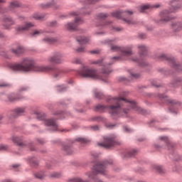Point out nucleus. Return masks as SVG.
Masks as SVG:
<instances>
[{
	"mask_svg": "<svg viewBox=\"0 0 182 182\" xmlns=\"http://www.w3.org/2000/svg\"><path fill=\"white\" fill-rule=\"evenodd\" d=\"M122 102H124V105L128 106L129 107L127 109H125L123 110L124 114H127L132 109V110L137 112V113H144V110L140 108L134 101L127 100L122 97H109L107 99V102L111 105L105 106L98 105L95 106V109L96 112H106V110H107L113 117L114 116H118V114L122 113Z\"/></svg>",
	"mask_w": 182,
	"mask_h": 182,
	"instance_id": "nucleus-1",
	"label": "nucleus"
},
{
	"mask_svg": "<svg viewBox=\"0 0 182 182\" xmlns=\"http://www.w3.org/2000/svg\"><path fill=\"white\" fill-rule=\"evenodd\" d=\"M11 69L14 72H50V66L35 65L32 58H25L21 60V63H15L11 65Z\"/></svg>",
	"mask_w": 182,
	"mask_h": 182,
	"instance_id": "nucleus-2",
	"label": "nucleus"
},
{
	"mask_svg": "<svg viewBox=\"0 0 182 182\" xmlns=\"http://www.w3.org/2000/svg\"><path fill=\"white\" fill-rule=\"evenodd\" d=\"M107 164H112V162L107 161L105 162H98L93 166L92 172H87L86 174L88 178L90 180H95L97 174H102V176H106L107 173Z\"/></svg>",
	"mask_w": 182,
	"mask_h": 182,
	"instance_id": "nucleus-3",
	"label": "nucleus"
},
{
	"mask_svg": "<svg viewBox=\"0 0 182 182\" xmlns=\"http://www.w3.org/2000/svg\"><path fill=\"white\" fill-rule=\"evenodd\" d=\"M79 75L82 77H90L91 79H100L106 82V77H102L100 73H97V70L93 68H90L87 66L82 67V70L79 71Z\"/></svg>",
	"mask_w": 182,
	"mask_h": 182,
	"instance_id": "nucleus-4",
	"label": "nucleus"
},
{
	"mask_svg": "<svg viewBox=\"0 0 182 182\" xmlns=\"http://www.w3.org/2000/svg\"><path fill=\"white\" fill-rule=\"evenodd\" d=\"M110 48L112 52H119V53H121L120 57H113L112 58V60H118V59H122V60H124L128 56H131V55H133V53L132 52V48H122L119 47V46L113 44L111 45Z\"/></svg>",
	"mask_w": 182,
	"mask_h": 182,
	"instance_id": "nucleus-5",
	"label": "nucleus"
},
{
	"mask_svg": "<svg viewBox=\"0 0 182 182\" xmlns=\"http://www.w3.org/2000/svg\"><path fill=\"white\" fill-rule=\"evenodd\" d=\"M132 14L133 12L130 11H115L112 13V16L117 18V19H122V21H124V22L127 25H134V23H136V22L129 18V17L132 16Z\"/></svg>",
	"mask_w": 182,
	"mask_h": 182,
	"instance_id": "nucleus-6",
	"label": "nucleus"
},
{
	"mask_svg": "<svg viewBox=\"0 0 182 182\" xmlns=\"http://www.w3.org/2000/svg\"><path fill=\"white\" fill-rule=\"evenodd\" d=\"M119 144H120V142L116 140V136L114 135L104 137V142L99 144L100 146H102V147H105V149H110V147L118 146Z\"/></svg>",
	"mask_w": 182,
	"mask_h": 182,
	"instance_id": "nucleus-7",
	"label": "nucleus"
},
{
	"mask_svg": "<svg viewBox=\"0 0 182 182\" xmlns=\"http://www.w3.org/2000/svg\"><path fill=\"white\" fill-rule=\"evenodd\" d=\"M179 7H174V6H172L170 8V10H164L161 12V20L160 22L161 23H164V22H168V21H171L173 18L170 17V14H172V12H176L177 9H178Z\"/></svg>",
	"mask_w": 182,
	"mask_h": 182,
	"instance_id": "nucleus-8",
	"label": "nucleus"
},
{
	"mask_svg": "<svg viewBox=\"0 0 182 182\" xmlns=\"http://www.w3.org/2000/svg\"><path fill=\"white\" fill-rule=\"evenodd\" d=\"M80 23H83V20L79 17H76L74 22H69L65 25V29L67 31H76Z\"/></svg>",
	"mask_w": 182,
	"mask_h": 182,
	"instance_id": "nucleus-9",
	"label": "nucleus"
},
{
	"mask_svg": "<svg viewBox=\"0 0 182 182\" xmlns=\"http://www.w3.org/2000/svg\"><path fill=\"white\" fill-rule=\"evenodd\" d=\"M63 55L61 53H56L54 55L48 58V62H50L51 63H55L56 65H58V63H62L63 62Z\"/></svg>",
	"mask_w": 182,
	"mask_h": 182,
	"instance_id": "nucleus-10",
	"label": "nucleus"
},
{
	"mask_svg": "<svg viewBox=\"0 0 182 182\" xmlns=\"http://www.w3.org/2000/svg\"><path fill=\"white\" fill-rule=\"evenodd\" d=\"M160 58L161 59H166V60H169L172 68H174V69L178 70V72H180V69H181V65L176 63V60H174V58H168L166 55H161Z\"/></svg>",
	"mask_w": 182,
	"mask_h": 182,
	"instance_id": "nucleus-11",
	"label": "nucleus"
},
{
	"mask_svg": "<svg viewBox=\"0 0 182 182\" xmlns=\"http://www.w3.org/2000/svg\"><path fill=\"white\" fill-rule=\"evenodd\" d=\"M3 22L5 29H11L12 25H15V21H14V19L11 17H4Z\"/></svg>",
	"mask_w": 182,
	"mask_h": 182,
	"instance_id": "nucleus-12",
	"label": "nucleus"
},
{
	"mask_svg": "<svg viewBox=\"0 0 182 182\" xmlns=\"http://www.w3.org/2000/svg\"><path fill=\"white\" fill-rule=\"evenodd\" d=\"M33 26H35V24L31 22H27L22 26H18L16 30L18 32H23L25 31H29V29H31V28H33Z\"/></svg>",
	"mask_w": 182,
	"mask_h": 182,
	"instance_id": "nucleus-13",
	"label": "nucleus"
},
{
	"mask_svg": "<svg viewBox=\"0 0 182 182\" xmlns=\"http://www.w3.org/2000/svg\"><path fill=\"white\" fill-rule=\"evenodd\" d=\"M45 124L46 126H50V127H52L53 132H56L57 130H59V127L58 126V123L56 122V121H55V119H47L45 122Z\"/></svg>",
	"mask_w": 182,
	"mask_h": 182,
	"instance_id": "nucleus-14",
	"label": "nucleus"
},
{
	"mask_svg": "<svg viewBox=\"0 0 182 182\" xmlns=\"http://www.w3.org/2000/svg\"><path fill=\"white\" fill-rule=\"evenodd\" d=\"M160 5H150V4H144L141 6L139 8V12H146V11H150V9H153V8H159Z\"/></svg>",
	"mask_w": 182,
	"mask_h": 182,
	"instance_id": "nucleus-15",
	"label": "nucleus"
},
{
	"mask_svg": "<svg viewBox=\"0 0 182 182\" xmlns=\"http://www.w3.org/2000/svg\"><path fill=\"white\" fill-rule=\"evenodd\" d=\"M10 50L12 53H14V55H22V53L25 52V49L23 48V47L21 46H17L16 47H14L11 48Z\"/></svg>",
	"mask_w": 182,
	"mask_h": 182,
	"instance_id": "nucleus-16",
	"label": "nucleus"
},
{
	"mask_svg": "<svg viewBox=\"0 0 182 182\" xmlns=\"http://www.w3.org/2000/svg\"><path fill=\"white\" fill-rule=\"evenodd\" d=\"M171 28L173 32H180V31H182V23L178 21L173 22Z\"/></svg>",
	"mask_w": 182,
	"mask_h": 182,
	"instance_id": "nucleus-17",
	"label": "nucleus"
},
{
	"mask_svg": "<svg viewBox=\"0 0 182 182\" xmlns=\"http://www.w3.org/2000/svg\"><path fill=\"white\" fill-rule=\"evenodd\" d=\"M26 108L25 107H17L14 110V114L15 117L18 116H21L23 113H25Z\"/></svg>",
	"mask_w": 182,
	"mask_h": 182,
	"instance_id": "nucleus-18",
	"label": "nucleus"
},
{
	"mask_svg": "<svg viewBox=\"0 0 182 182\" xmlns=\"http://www.w3.org/2000/svg\"><path fill=\"white\" fill-rule=\"evenodd\" d=\"M138 49H139V55L140 56H145L147 52V47L144 45L138 46Z\"/></svg>",
	"mask_w": 182,
	"mask_h": 182,
	"instance_id": "nucleus-19",
	"label": "nucleus"
},
{
	"mask_svg": "<svg viewBox=\"0 0 182 182\" xmlns=\"http://www.w3.org/2000/svg\"><path fill=\"white\" fill-rule=\"evenodd\" d=\"M12 140H13L14 143L17 144V146H23V142H22V137L13 136Z\"/></svg>",
	"mask_w": 182,
	"mask_h": 182,
	"instance_id": "nucleus-20",
	"label": "nucleus"
},
{
	"mask_svg": "<svg viewBox=\"0 0 182 182\" xmlns=\"http://www.w3.org/2000/svg\"><path fill=\"white\" fill-rule=\"evenodd\" d=\"M65 75V70L58 69L53 73L54 77H62Z\"/></svg>",
	"mask_w": 182,
	"mask_h": 182,
	"instance_id": "nucleus-21",
	"label": "nucleus"
},
{
	"mask_svg": "<svg viewBox=\"0 0 182 182\" xmlns=\"http://www.w3.org/2000/svg\"><path fill=\"white\" fill-rule=\"evenodd\" d=\"M152 168L155 170V171L160 173V174H164V173H166V171L164 170V168H163V167L159 165H153Z\"/></svg>",
	"mask_w": 182,
	"mask_h": 182,
	"instance_id": "nucleus-22",
	"label": "nucleus"
},
{
	"mask_svg": "<svg viewBox=\"0 0 182 182\" xmlns=\"http://www.w3.org/2000/svg\"><path fill=\"white\" fill-rule=\"evenodd\" d=\"M21 6V4L18 1H13L10 3L9 9L10 11H14L16 8H19Z\"/></svg>",
	"mask_w": 182,
	"mask_h": 182,
	"instance_id": "nucleus-23",
	"label": "nucleus"
},
{
	"mask_svg": "<svg viewBox=\"0 0 182 182\" xmlns=\"http://www.w3.org/2000/svg\"><path fill=\"white\" fill-rule=\"evenodd\" d=\"M8 99H9V102H18L19 100H22V99H23V97H22V96L15 97L14 95H9L8 97Z\"/></svg>",
	"mask_w": 182,
	"mask_h": 182,
	"instance_id": "nucleus-24",
	"label": "nucleus"
},
{
	"mask_svg": "<svg viewBox=\"0 0 182 182\" xmlns=\"http://www.w3.org/2000/svg\"><path fill=\"white\" fill-rule=\"evenodd\" d=\"M77 41L80 45H86L89 42V38L87 37H77Z\"/></svg>",
	"mask_w": 182,
	"mask_h": 182,
	"instance_id": "nucleus-25",
	"label": "nucleus"
},
{
	"mask_svg": "<svg viewBox=\"0 0 182 182\" xmlns=\"http://www.w3.org/2000/svg\"><path fill=\"white\" fill-rule=\"evenodd\" d=\"M55 5H56V3H55V1H51V2L50 3H47L46 4H41V8H50V6H55V8H58V6H55Z\"/></svg>",
	"mask_w": 182,
	"mask_h": 182,
	"instance_id": "nucleus-26",
	"label": "nucleus"
},
{
	"mask_svg": "<svg viewBox=\"0 0 182 182\" xmlns=\"http://www.w3.org/2000/svg\"><path fill=\"white\" fill-rule=\"evenodd\" d=\"M43 42L45 43H54V42H56V38L46 37L43 39Z\"/></svg>",
	"mask_w": 182,
	"mask_h": 182,
	"instance_id": "nucleus-27",
	"label": "nucleus"
},
{
	"mask_svg": "<svg viewBox=\"0 0 182 182\" xmlns=\"http://www.w3.org/2000/svg\"><path fill=\"white\" fill-rule=\"evenodd\" d=\"M63 150L65 151V154H72V148L68 146H63Z\"/></svg>",
	"mask_w": 182,
	"mask_h": 182,
	"instance_id": "nucleus-28",
	"label": "nucleus"
},
{
	"mask_svg": "<svg viewBox=\"0 0 182 182\" xmlns=\"http://www.w3.org/2000/svg\"><path fill=\"white\" fill-rule=\"evenodd\" d=\"M43 31L42 30H34L31 32V36H39V35H42Z\"/></svg>",
	"mask_w": 182,
	"mask_h": 182,
	"instance_id": "nucleus-29",
	"label": "nucleus"
},
{
	"mask_svg": "<svg viewBox=\"0 0 182 182\" xmlns=\"http://www.w3.org/2000/svg\"><path fill=\"white\" fill-rule=\"evenodd\" d=\"M32 19H36V21H42L43 19V16H41L38 14H34L31 16Z\"/></svg>",
	"mask_w": 182,
	"mask_h": 182,
	"instance_id": "nucleus-30",
	"label": "nucleus"
},
{
	"mask_svg": "<svg viewBox=\"0 0 182 182\" xmlns=\"http://www.w3.org/2000/svg\"><path fill=\"white\" fill-rule=\"evenodd\" d=\"M29 163L33 166V167H36L38 166V161L35 158H31L29 159Z\"/></svg>",
	"mask_w": 182,
	"mask_h": 182,
	"instance_id": "nucleus-31",
	"label": "nucleus"
},
{
	"mask_svg": "<svg viewBox=\"0 0 182 182\" xmlns=\"http://www.w3.org/2000/svg\"><path fill=\"white\" fill-rule=\"evenodd\" d=\"M35 177L36 178H39L40 180H42L45 177V173L43 172H38L35 174Z\"/></svg>",
	"mask_w": 182,
	"mask_h": 182,
	"instance_id": "nucleus-32",
	"label": "nucleus"
},
{
	"mask_svg": "<svg viewBox=\"0 0 182 182\" xmlns=\"http://www.w3.org/2000/svg\"><path fill=\"white\" fill-rule=\"evenodd\" d=\"M70 181H72V182H90L89 180H87V181H83L82 178H74L73 179H70Z\"/></svg>",
	"mask_w": 182,
	"mask_h": 182,
	"instance_id": "nucleus-33",
	"label": "nucleus"
},
{
	"mask_svg": "<svg viewBox=\"0 0 182 182\" xmlns=\"http://www.w3.org/2000/svg\"><path fill=\"white\" fill-rule=\"evenodd\" d=\"M95 96L97 99H102L103 97V93H102L99 91H95Z\"/></svg>",
	"mask_w": 182,
	"mask_h": 182,
	"instance_id": "nucleus-34",
	"label": "nucleus"
},
{
	"mask_svg": "<svg viewBox=\"0 0 182 182\" xmlns=\"http://www.w3.org/2000/svg\"><path fill=\"white\" fill-rule=\"evenodd\" d=\"M136 153H137V151L135 149H132L128 152L127 157H133V156H134Z\"/></svg>",
	"mask_w": 182,
	"mask_h": 182,
	"instance_id": "nucleus-35",
	"label": "nucleus"
},
{
	"mask_svg": "<svg viewBox=\"0 0 182 182\" xmlns=\"http://www.w3.org/2000/svg\"><path fill=\"white\" fill-rule=\"evenodd\" d=\"M50 177H53L54 178H59V177H60V173L54 172L50 175Z\"/></svg>",
	"mask_w": 182,
	"mask_h": 182,
	"instance_id": "nucleus-36",
	"label": "nucleus"
},
{
	"mask_svg": "<svg viewBox=\"0 0 182 182\" xmlns=\"http://www.w3.org/2000/svg\"><path fill=\"white\" fill-rule=\"evenodd\" d=\"M77 141H80V143H87V141H89V140H87L85 138H77Z\"/></svg>",
	"mask_w": 182,
	"mask_h": 182,
	"instance_id": "nucleus-37",
	"label": "nucleus"
},
{
	"mask_svg": "<svg viewBox=\"0 0 182 182\" xmlns=\"http://www.w3.org/2000/svg\"><path fill=\"white\" fill-rule=\"evenodd\" d=\"M75 52H77V53H82V52H85V47H80L78 48H76Z\"/></svg>",
	"mask_w": 182,
	"mask_h": 182,
	"instance_id": "nucleus-38",
	"label": "nucleus"
},
{
	"mask_svg": "<svg viewBox=\"0 0 182 182\" xmlns=\"http://www.w3.org/2000/svg\"><path fill=\"white\" fill-rule=\"evenodd\" d=\"M73 63H75V65H80L82 63V60L80 58H75L73 60Z\"/></svg>",
	"mask_w": 182,
	"mask_h": 182,
	"instance_id": "nucleus-39",
	"label": "nucleus"
},
{
	"mask_svg": "<svg viewBox=\"0 0 182 182\" xmlns=\"http://www.w3.org/2000/svg\"><path fill=\"white\" fill-rule=\"evenodd\" d=\"M132 60H133L134 62H138V63H139V65H140L141 66H144V62H142V63H141V61H140V60H139V59H137V58H133Z\"/></svg>",
	"mask_w": 182,
	"mask_h": 182,
	"instance_id": "nucleus-40",
	"label": "nucleus"
},
{
	"mask_svg": "<svg viewBox=\"0 0 182 182\" xmlns=\"http://www.w3.org/2000/svg\"><path fill=\"white\" fill-rule=\"evenodd\" d=\"M58 92H65V90H66V87H65L63 86H58Z\"/></svg>",
	"mask_w": 182,
	"mask_h": 182,
	"instance_id": "nucleus-41",
	"label": "nucleus"
},
{
	"mask_svg": "<svg viewBox=\"0 0 182 182\" xmlns=\"http://www.w3.org/2000/svg\"><path fill=\"white\" fill-rule=\"evenodd\" d=\"M131 77L134 79H139V77H140V75L131 73Z\"/></svg>",
	"mask_w": 182,
	"mask_h": 182,
	"instance_id": "nucleus-42",
	"label": "nucleus"
},
{
	"mask_svg": "<svg viewBox=\"0 0 182 182\" xmlns=\"http://www.w3.org/2000/svg\"><path fill=\"white\" fill-rule=\"evenodd\" d=\"M102 75H109V73H110V72L112 71L103 68L102 70Z\"/></svg>",
	"mask_w": 182,
	"mask_h": 182,
	"instance_id": "nucleus-43",
	"label": "nucleus"
},
{
	"mask_svg": "<svg viewBox=\"0 0 182 182\" xmlns=\"http://www.w3.org/2000/svg\"><path fill=\"white\" fill-rule=\"evenodd\" d=\"M9 86V84L6 82L0 83V87H8Z\"/></svg>",
	"mask_w": 182,
	"mask_h": 182,
	"instance_id": "nucleus-44",
	"label": "nucleus"
},
{
	"mask_svg": "<svg viewBox=\"0 0 182 182\" xmlns=\"http://www.w3.org/2000/svg\"><path fill=\"white\" fill-rule=\"evenodd\" d=\"M160 139L161 140H164V141H165V143L168 144V138H167L166 136H161Z\"/></svg>",
	"mask_w": 182,
	"mask_h": 182,
	"instance_id": "nucleus-45",
	"label": "nucleus"
},
{
	"mask_svg": "<svg viewBox=\"0 0 182 182\" xmlns=\"http://www.w3.org/2000/svg\"><path fill=\"white\" fill-rule=\"evenodd\" d=\"M80 13H77V12H76V11H73V12H71L70 14V15L71 16H77V15H79Z\"/></svg>",
	"mask_w": 182,
	"mask_h": 182,
	"instance_id": "nucleus-46",
	"label": "nucleus"
},
{
	"mask_svg": "<svg viewBox=\"0 0 182 182\" xmlns=\"http://www.w3.org/2000/svg\"><path fill=\"white\" fill-rule=\"evenodd\" d=\"M8 149V146L6 145H0V151L1 150H6Z\"/></svg>",
	"mask_w": 182,
	"mask_h": 182,
	"instance_id": "nucleus-47",
	"label": "nucleus"
},
{
	"mask_svg": "<svg viewBox=\"0 0 182 182\" xmlns=\"http://www.w3.org/2000/svg\"><path fill=\"white\" fill-rule=\"evenodd\" d=\"M124 132H127L128 133H129V132H132V129L127 127H124Z\"/></svg>",
	"mask_w": 182,
	"mask_h": 182,
	"instance_id": "nucleus-48",
	"label": "nucleus"
},
{
	"mask_svg": "<svg viewBox=\"0 0 182 182\" xmlns=\"http://www.w3.org/2000/svg\"><path fill=\"white\" fill-rule=\"evenodd\" d=\"M100 18H107V14H100Z\"/></svg>",
	"mask_w": 182,
	"mask_h": 182,
	"instance_id": "nucleus-49",
	"label": "nucleus"
},
{
	"mask_svg": "<svg viewBox=\"0 0 182 182\" xmlns=\"http://www.w3.org/2000/svg\"><path fill=\"white\" fill-rule=\"evenodd\" d=\"M101 63H102V60H97V61L92 62V65H99V64H100Z\"/></svg>",
	"mask_w": 182,
	"mask_h": 182,
	"instance_id": "nucleus-50",
	"label": "nucleus"
},
{
	"mask_svg": "<svg viewBox=\"0 0 182 182\" xmlns=\"http://www.w3.org/2000/svg\"><path fill=\"white\" fill-rule=\"evenodd\" d=\"M28 89L27 87H23L19 89V92H25Z\"/></svg>",
	"mask_w": 182,
	"mask_h": 182,
	"instance_id": "nucleus-51",
	"label": "nucleus"
},
{
	"mask_svg": "<svg viewBox=\"0 0 182 182\" xmlns=\"http://www.w3.org/2000/svg\"><path fill=\"white\" fill-rule=\"evenodd\" d=\"M95 2H97V0H87L88 4H95Z\"/></svg>",
	"mask_w": 182,
	"mask_h": 182,
	"instance_id": "nucleus-52",
	"label": "nucleus"
},
{
	"mask_svg": "<svg viewBox=\"0 0 182 182\" xmlns=\"http://www.w3.org/2000/svg\"><path fill=\"white\" fill-rule=\"evenodd\" d=\"M152 86H155V87H159V85H157V82L156 81H154L151 82Z\"/></svg>",
	"mask_w": 182,
	"mask_h": 182,
	"instance_id": "nucleus-53",
	"label": "nucleus"
},
{
	"mask_svg": "<svg viewBox=\"0 0 182 182\" xmlns=\"http://www.w3.org/2000/svg\"><path fill=\"white\" fill-rule=\"evenodd\" d=\"M20 165L19 164H14L12 165L13 168H19Z\"/></svg>",
	"mask_w": 182,
	"mask_h": 182,
	"instance_id": "nucleus-54",
	"label": "nucleus"
},
{
	"mask_svg": "<svg viewBox=\"0 0 182 182\" xmlns=\"http://www.w3.org/2000/svg\"><path fill=\"white\" fill-rule=\"evenodd\" d=\"M1 182H14V181H12V180L11 179H4Z\"/></svg>",
	"mask_w": 182,
	"mask_h": 182,
	"instance_id": "nucleus-55",
	"label": "nucleus"
},
{
	"mask_svg": "<svg viewBox=\"0 0 182 182\" xmlns=\"http://www.w3.org/2000/svg\"><path fill=\"white\" fill-rule=\"evenodd\" d=\"M139 37L141 38V39H144V38H146V36L143 33L139 35Z\"/></svg>",
	"mask_w": 182,
	"mask_h": 182,
	"instance_id": "nucleus-56",
	"label": "nucleus"
},
{
	"mask_svg": "<svg viewBox=\"0 0 182 182\" xmlns=\"http://www.w3.org/2000/svg\"><path fill=\"white\" fill-rule=\"evenodd\" d=\"M1 55L2 56H4V58H6L7 59L9 58V57L6 54H5V53H1Z\"/></svg>",
	"mask_w": 182,
	"mask_h": 182,
	"instance_id": "nucleus-57",
	"label": "nucleus"
},
{
	"mask_svg": "<svg viewBox=\"0 0 182 182\" xmlns=\"http://www.w3.org/2000/svg\"><path fill=\"white\" fill-rule=\"evenodd\" d=\"M5 12L4 9L0 6V14H4Z\"/></svg>",
	"mask_w": 182,
	"mask_h": 182,
	"instance_id": "nucleus-58",
	"label": "nucleus"
},
{
	"mask_svg": "<svg viewBox=\"0 0 182 182\" xmlns=\"http://www.w3.org/2000/svg\"><path fill=\"white\" fill-rule=\"evenodd\" d=\"M91 53H99V50H92L91 52H90Z\"/></svg>",
	"mask_w": 182,
	"mask_h": 182,
	"instance_id": "nucleus-59",
	"label": "nucleus"
},
{
	"mask_svg": "<svg viewBox=\"0 0 182 182\" xmlns=\"http://www.w3.org/2000/svg\"><path fill=\"white\" fill-rule=\"evenodd\" d=\"M92 129H93L94 130H99V127L95 126V127H92Z\"/></svg>",
	"mask_w": 182,
	"mask_h": 182,
	"instance_id": "nucleus-60",
	"label": "nucleus"
},
{
	"mask_svg": "<svg viewBox=\"0 0 182 182\" xmlns=\"http://www.w3.org/2000/svg\"><path fill=\"white\" fill-rule=\"evenodd\" d=\"M159 97H160V99H164L165 97H164V95H159Z\"/></svg>",
	"mask_w": 182,
	"mask_h": 182,
	"instance_id": "nucleus-61",
	"label": "nucleus"
},
{
	"mask_svg": "<svg viewBox=\"0 0 182 182\" xmlns=\"http://www.w3.org/2000/svg\"><path fill=\"white\" fill-rule=\"evenodd\" d=\"M0 38H4V33L0 31Z\"/></svg>",
	"mask_w": 182,
	"mask_h": 182,
	"instance_id": "nucleus-62",
	"label": "nucleus"
},
{
	"mask_svg": "<svg viewBox=\"0 0 182 182\" xmlns=\"http://www.w3.org/2000/svg\"><path fill=\"white\" fill-rule=\"evenodd\" d=\"M115 31H122V28H115Z\"/></svg>",
	"mask_w": 182,
	"mask_h": 182,
	"instance_id": "nucleus-63",
	"label": "nucleus"
},
{
	"mask_svg": "<svg viewBox=\"0 0 182 182\" xmlns=\"http://www.w3.org/2000/svg\"><path fill=\"white\" fill-rule=\"evenodd\" d=\"M34 114H36L37 116H39V112H34Z\"/></svg>",
	"mask_w": 182,
	"mask_h": 182,
	"instance_id": "nucleus-64",
	"label": "nucleus"
}]
</instances>
